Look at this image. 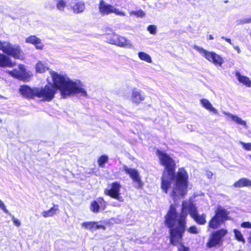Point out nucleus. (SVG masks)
Returning <instances> with one entry per match:
<instances>
[{
  "instance_id": "obj_1",
  "label": "nucleus",
  "mask_w": 251,
  "mask_h": 251,
  "mask_svg": "<svg viewBox=\"0 0 251 251\" xmlns=\"http://www.w3.org/2000/svg\"><path fill=\"white\" fill-rule=\"evenodd\" d=\"M157 154L161 164L165 167L162 177L161 188L167 193L169 188L172 189L171 196L175 201L177 197L183 196L187 192L188 175L183 168L175 173V162L167 153L160 151Z\"/></svg>"
},
{
  "instance_id": "obj_2",
  "label": "nucleus",
  "mask_w": 251,
  "mask_h": 251,
  "mask_svg": "<svg viewBox=\"0 0 251 251\" xmlns=\"http://www.w3.org/2000/svg\"><path fill=\"white\" fill-rule=\"evenodd\" d=\"M50 74L54 86L46 85L44 87L36 88V97L42 100L50 101L54 98L57 89L60 90L63 98L76 94L84 97L87 96V92L82 87L80 80L74 81L67 76L61 75L53 71H51Z\"/></svg>"
},
{
  "instance_id": "obj_3",
  "label": "nucleus",
  "mask_w": 251,
  "mask_h": 251,
  "mask_svg": "<svg viewBox=\"0 0 251 251\" xmlns=\"http://www.w3.org/2000/svg\"><path fill=\"white\" fill-rule=\"evenodd\" d=\"M166 225L169 228L170 243L174 246L179 244L178 251H189L188 247L182 244V237L185 231V221H166Z\"/></svg>"
},
{
  "instance_id": "obj_4",
  "label": "nucleus",
  "mask_w": 251,
  "mask_h": 251,
  "mask_svg": "<svg viewBox=\"0 0 251 251\" xmlns=\"http://www.w3.org/2000/svg\"><path fill=\"white\" fill-rule=\"evenodd\" d=\"M190 214L194 220H205V215H202L201 218H199L196 208L190 201H183L182 204L181 213L179 216L176 213V207L175 205L172 204L169 210L166 215L165 220H183L188 214Z\"/></svg>"
},
{
  "instance_id": "obj_5",
  "label": "nucleus",
  "mask_w": 251,
  "mask_h": 251,
  "mask_svg": "<svg viewBox=\"0 0 251 251\" xmlns=\"http://www.w3.org/2000/svg\"><path fill=\"white\" fill-rule=\"evenodd\" d=\"M193 48L198 51L207 60L213 63L215 66H221L224 63V59L222 57L214 52L208 51L203 48L197 45H194Z\"/></svg>"
},
{
  "instance_id": "obj_6",
  "label": "nucleus",
  "mask_w": 251,
  "mask_h": 251,
  "mask_svg": "<svg viewBox=\"0 0 251 251\" xmlns=\"http://www.w3.org/2000/svg\"><path fill=\"white\" fill-rule=\"evenodd\" d=\"M0 50L3 53L12 56L15 59L21 57V50L19 46H13L9 42L0 40Z\"/></svg>"
},
{
  "instance_id": "obj_7",
  "label": "nucleus",
  "mask_w": 251,
  "mask_h": 251,
  "mask_svg": "<svg viewBox=\"0 0 251 251\" xmlns=\"http://www.w3.org/2000/svg\"><path fill=\"white\" fill-rule=\"evenodd\" d=\"M19 70L14 69L12 71H8L7 73L12 77L24 81L30 80L32 74L31 72L26 71L25 66L22 64L19 65Z\"/></svg>"
},
{
  "instance_id": "obj_8",
  "label": "nucleus",
  "mask_w": 251,
  "mask_h": 251,
  "mask_svg": "<svg viewBox=\"0 0 251 251\" xmlns=\"http://www.w3.org/2000/svg\"><path fill=\"white\" fill-rule=\"evenodd\" d=\"M227 230L225 229L213 232L207 243V247L212 248L220 246L222 243L223 238L227 234Z\"/></svg>"
},
{
  "instance_id": "obj_9",
  "label": "nucleus",
  "mask_w": 251,
  "mask_h": 251,
  "mask_svg": "<svg viewBox=\"0 0 251 251\" xmlns=\"http://www.w3.org/2000/svg\"><path fill=\"white\" fill-rule=\"evenodd\" d=\"M123 171L128 174L133 182L134 183V187L137 189H140L143 186V182L141 180L140 174L138 171L135 169L128 168L126 165L123 166Z\"/></svg>"
},
{
  "instance_id": "obj_10",
  "label": "nucleus",
  "mask_w": 251,
  "mask_h": 251,
  "mask_svg": "<svg viewBox=\"0 0 251 251\" xmlns=\"http://www.w3.org/2000/svg\"><path fill=\"white\" fill-rule=\"evenodd\" d=\"M121 188V186L119 182H113L111 184V188L110 189L105 190V194L120 201H123V198L120 196Z\"/></svg>"
},
{
  "instance_id": "obj_11",
  "label": "nucleus",
  "mask_w": 251,
  "mask_h": 251,
  "mask_svg": "<svg viewBox=\"0 0 251 251\" xmlns=\"http://www.w3.org/2000/svg\"><path fill=\"white\" fill-rule=\"evenodd\" d=\"M106 207V202L101 198L97 199L96 201L92 202L90 209L94 213H97L100 210H103Z\"/></svg>"
},
{
  "instance_id": "obj_12",
  "label": "nucleus",
  "mask_w": 251,
  "mask_h": 251,
  "mask_svg": "<svg viewBox=\"0 0 251 251\" xmlns=\"http://www.w3.org/2000/svg\"><path fill=\"white\" fill-rule=\"evenodd\" d=\"M37 87L30 88L27 85H23L19 89L21 94L24 97L28 98H33L36 97Z\"/></svg>"
},
{
  "instance_id": "obj_13",
  "label": "nucleus",
  "mask_w": 251,
  "mask_h": 251,
  "mask_svg": "<svg viewBox=\"0 0 251 251\" xmlns=\"http://www.w3.org/2000/svg\"><path fill=\"white\" fill-rule=\"evenodd\" d=\"M215 213V216L211 220H229V211L221 206L217 207Z\"/></svg>"
},
{
  "instance_id": "obj_14",
  "label": "nucleus",
  "mask_w": 251,
  "mask_h": 251,
  "mask_svg": "<svg viewBox=\"0 0 251 251\" xmlns=\"http://www.w3.org/2000/svg\"><path fill=\"white\" fill-rule=\"evenodd\" d=\"M113 6L106 3L103 0L100 1L99 10L100 13L102 15H107L112 13Z\"/></svg>"
},
{
  "instance_id": "obj_15",
  "label": "nucleus",
  "mask_w": 251,
  "mask_h": 251,
  "mask_svg": "<svg viewBox=\"0 0 251 251\" xmlns=\"http://www.w3.org/2000/svg\"><path fill=\"white\" fill-rule=\"evenodd\" d=\"M115 45L127 49H133L134 48V46L129 40L119 35H118Z\"/></svg>"
},
{
  "instance_id": "obj_16",
  "label": "nucleus",
  "mask_w": 251,
  "mask_h": 251,
  "mask_svg": "<svg viewBox=\"0 0 251 251\" xmlns=\"http://www.w3.org/2000/svg\"><path fill=\"white\" fill-rule=\"evenodd\" d=\"M223 113L229 117L231 121L235 123L236 124L242 126L245 128L247 129L248 126L246 121L243 120L239 117L237 115H234L230 113L227 112L226 111H223Z\"/></svg>"
},
{
  "instance_id": "obj_17",
  "label": "nucleus",
  "mask_w": 251,
  "mask_h": 251,
  "mask_svg": "<svg viewBox=\"0 0 251 251\" xmlns=\"http://www.w3.org/2000/svg\"><path fill=\"white\" fill-rule=\"evenodd\" d=\"M25 42L26 43L34 45L35 48L38 50H42L44 47L41 40L34 35H31L26 37Z\"/></svg>"
},
{
  "instance_id": "obj_18",
  "label": "nucleus",
  "mask_w": 251,
  "mask_h": 251,
  "mask_svg": "<svg viewBox=\"0 0 251 251\" xmlns=\"http://www.w3.org/2000/svg\"><path fill=\"white\" fill-rule=\"evenodd\" d=\"M16 65L9 57L0 52V67H13Z\"/></svg>"
},
{
  "instance_id": "obj_19",
  "label": "nucleus",
  "mask_w": 251,
  "mask_h": 251,
  "mask_svg": "<svg viewBox=\"0 0 251 251\" xmlns=\"http://www.w3.org/2000/svg\"><path fill=\"white\" fill-rule=\"evenodd\" d=\"M200 103L203 108L214 114H218V110L214 108L209 100L206 99H202L200 100Z\"/></svg>"
},
{
  "instance_id": "obj_20",
  "label": "nucleus",
  "mask_w": 251,
  "mask_h": 251,
  "mask_svg": "<svg viewBox=\"0 0 251 251\" xmlns=\"http://www.w3.org/2000/svg\"><path fill=\"white\" fill-rule=\"evenodd\" d=\"M82 226L86 228L89 229L91 231H94L98 229H104L105 227L104 226L99 224L97 222H88L82 224Z\"/></svg>"
},
{
  "instance_id": "obj_21",
  "label": "nucleus",
  "mask_w": 251,
  "mask_h": 251,
  "mask_svg": "<svg viewBox=\"0 0 251 251\" xmlns=\"http://www.w3.org/2000/svg\"><path fill=\"white\" fill-rule=\"evenodd\" d=\"M235 76L240 83L246 85L247 87H251V80H250L249 77L241 75L240 73L238 72L235 73Z\"/></svg>"
},
{
  "instance_id": "obj_22",
  "label": "nucleus",
  "mask_w": 251,
  "mask_h": 251,
  "mask_svg": "<svg viewBox=\"0 0 251 251\" xmlns=\"http://www.w3.org/2000/svg\"><path fill=\"white\" fill-rule=\"evenodd\" d=\"M118 35V34L110 30L105 34L106 41L109 44L115 45Z\"/></svg>"
},
{
  "instance_id": "obj_23",
  "label": "nucleus",
  "mask_w": 251,
  "mask_h": 251,
  "mask_svg": "<svg viewBox=\"0 0 251 251\" xmlns=\"http://www.w3.org/2000/svg\"><path fill=\"white\" fill-rule=\"evenodd\" d=\"M71 8L75 13H82L85 9L84 3L79 1L71 5Z\"/></svg>"
},
{
  "instance_id": "obj_24",
  "label": "nucleus",
  "mask_w": 251,
  "mask_h": 251,
  "mask_svg": "<svg viewBox=\"0 0 251 251\" xmlns=\"http://www.w3.org/2000/svg\"><path fill=\"white\" fill-rule=\"evenodd\" d=\"M235 187H248L251 186V180L246 178H242L234 184Z\"/></svg>"
},
{
  "instance_id": "obj_25",
  "label": "nucleus",
  "mask_w": 251,
  "mask_h": 251,
  "mask_svg": "<svg viewBox=\"0 0 251 251\" xmlns=\"http://www.w3.org/2000/svg\"><path fill=\"white\" fill-rule=\"evenodd\" d=\"M58 205H54L53 207L51 208L50 210L43 211L42 213V215L45 218L49 217L55 214L58 211Z\"/></svg>"
},
{
  "instance_id": "obj_26",
  "label": "nucleus",
  "mask_w": 251,
  "mask_h": 251,
  "mask_svg": "<svg viewBox=\"0 0 251 251\" xmlns=\"http://www.w3.org/2000/svg\"><path fill=\"white\" fill-rule=\"evenodd\" d=\"M49 70V67L46 63L39 61L36 65V71L37 72L43 73Z\"/></svg>"
},
{
  "instance_id": "obj_27",
  "label": "nucleus",
  "mask_w": 251,
  "mask_h": 251,
  "mask_svg": "<svg viewBox=\"0 0 251 251\" xmlns=\"http://www.w3.org/2000/svg\"><path fill=\"white\" fill-rule=\"evenodd\" d=\"M132 99L134 102L139 103L144 100V97L141 95L139 91L134 90L132 93Z\"/></svg>"
},
{
  "instance_id": "obj_28",
  "label": "nucleus",
  "mask_w": 251,
  "mask_h": 251,
  "mask_svg": "<svg viewBox=\"0 0 251 251\" xmlns=\"http://www.w3.org/2000/svg\"><path fill=\"white\" fill-rule=\"evenodd\" d=\"M138 54V57L141 60L145 61L148 63H151V58L150 55L147 53L145 52H139Z\"/></svg>"
},
{
  "instance_id": "obj_29",
  "label": "nucleus",
  "mask_w": 251,
  "mask_h": 251,
  "mask_svg": "<svg viewBox=\"0 0 251 251\" xmlns=\"http://www.w3.org/2000/svg\"><path fill=\"white\" fill-rule=\"evenodd\" d=\"M67 6V3L64 0H57L56 3V7L59 11H64Z\"/></svg>"
},
{
  "instance_id": "obj_30",
  "label": "nucleus",
  "mask_w": 251,
  "mask_h": 251,
  "mask_svg": "<svg viewBox=\"0 0 251 251\" xmlns=\"http://www.w3.org/2000/svg\"><path fill=\"white\" fill-rule=\"evenodd\" d=\"M234 236L236 240L239 242H242L243 244H245L246 241L242 234L237 229H234Z\"/></svg>"
},
{
  "instance_id": "obj_31",
  "label": "nucleus",
  "mask_w": 251,
  "mask_h": 251,
  "mask_svg": "<svg viewBox=\"0 0 251 251\" xmlns=\"http://www.w3.org/2000/svg\"><path fill=\"white\" fill-rule=\"evenodd\" d=\"M129 15L132 16L133 15L135 16L138 18H143L146 15L145 12L142 10H139L137 11H132L129 12Z\"/></svg>"
},
{
  "instance_id": "obj_32",
  "label": "nucleus",
  "mask_w": 251,
  "mask_h": 251,
  "mask_svg": "<svg viewBox=\"0 0 251 251\" xmlns=\"http://www.w3.org/2000/svg\"><path fill=\"white\" fill-rule=\"evenodd\" d=\"M108 157L107 155H101L98 159V163L99 166L103 167L104 164L108 161Z\"/></svg>"
},
{
  "instance_id": "obj_33",
  "label": "nucleus",
  "mask_w": 251,
  "mask_h": 251,
  "mask_svg": "<svg viewBox=\"0 0 251 251\" xmlns=\"http://www.w3.org/2000/svg\"><path fill=\"white\" fill-rule=\"evenodd\" d=\"M223 221H210L209 223V227L215 229L218 228L222 223Z\"/></svg>"
},
{
  "instance_id": "obj_34",
  "label": "nucleus",
  "mask_w": 251,
  "mask_h": 251,
  "mask_svg": "<svg viewBox=\"0 0 251 251\" xmlns=\"http://www.w3.org/2000/svg\"><path fill=\"white\" fill-rule=\"evenodd\" d=\"M251 23V17L248 18H244L243 19H239L236 21L237 25H243L246 24Z\"/></svg>"
},
{
  "instance_id": "obj_35",
  "label": "nucleus",
  "mask_w": 251,
  "mask_h": 251,
  "mask_svg": "<svg viewBox=\"0 0 251 251\" xmlns=\"http://www.w3.org/2000/svg\"><path fill=\"white\" fill-rule=\"evenodd\" d=\"M112 13H115L117 15L121 16H125L126 14L124 12L120 10L119 9L116 8L114 6L113 7Z\"/></svg>"
},
{
  "instance_id": "obj_36",
  "label": "nucleus",
  "mask_w": 251,
  "mask_h": 251,
  "mask_svg": "<svg viewBox=\"0 0 251 251\" xmlns=\"http://www.w3.org/2000/svg\"><path fill=\"white\" fill-rule=\"evenodd\" d=\"M156 26L154 25H150L147 27V30L151 34L155 35L156 33Z\"/></svg>"
},
{
  "instance_id": "obj_37",
  "label": "nucleus",
  "mask_w": 251,
  "mask_h": 251,
  "mask_svg": "<svg viewBox=\"0 0 251 251\" xmlns=\"http://www.w3.org/2000/svg\"><path fill=\"white\" fill-rule=\"evenodd\" d=\"M240 144L242 146L243 148L247 151H251V143H245L240 141Z\"/></svg>"
},
{
  "instance_id": "obj_38",
  "label": "nucleus",
  "mask_w": 251,
  "mask_h": 251,
  "mask_svg": "<svg viewBox=\"0 0 251 251\" xmlns=\"http://www.w3.org/2000/svg\"><path fill=\"white\" fill-rule=\"evenodd\" d=\"M188 231L190 233L194 234H196L199 232L198 228L195 226H191L188 228Z\"/></svg>"
},
{
  "instance_id": "obj_39",
  "label": "nucleus",
  "mask_w": 251,
  "mask_h": 251,
  "mask_svg": "<svg viewBox=\"0 0 251 251\" xmlns=\"http://www.w3.org/2000/svg\"><path fill=\"white\" fill-rule=\"evenodd\" d=\"M0 209H1L4 212L7 213L8 210L6 208V206L4 203L0 200Z\"/></svg>"
},
{
  "instance_id": "obj_40",
  "label": "nucleus",
  "mask_w": 251,
  "mask_h": 251,
  "mask_svg": "<svg viewBox=\"0 0 251 251\" xmlns=\"http://www.w3.org/2000/svg\"><path fill=\"white\" fill-rule=\"evenodd\" d=\"M241 226L243 228H251V222H244L241 224Z\"/></svg>"
},
{
  "instance_id": "obj_41",
  "label": "nucleus",
  "mask_w": 251,
  "mask_h": 251,
  "mask_svg": "<svg viewBox=\"0 0 251 251\" xmlns=\"http://www.w3.org/2000/svg\"><path fill=\"white\" fill-rule=\"evenodd\" d=\"M14 224L16 226H19L21 225V223L19 221H13Z\"/></svg>"
},
{
  "instance_id": "obj_42",
  "label": "nucleus",
  "mask_w": 251,
  "mask_h": 251,
  "mask_svg": "<svg viewBox=\"0 0 251 251\" xmlns=\"http://www.w3.org/2000/svg\"><path fill=\"white\" fill-rule=\"evenodd\" d=\"M233 47L235 50H236L238 53L241 52V50L238 46L233 45Z\"/></svg>"
},
{
  "instance_id": "obj_43",
  "label": "nucleus",
  "mask_w": 251,
  "mask_h": 251,
  "mask_svg": "<svg viewBox=\"0 0 251 251\" xmlns=\"http://www.w3.org/2000/svg\"><path fill=\"white\" fill-rule=\"evenodd\" d=\"M198 223L200 225H204L205 224L206 221H197Z\"/></svg>"
},
{
  "instance_id": "obj_44",
  "label": "nucleus",
  "mask_w": 251,
  "mask_h": 251,
  "mask_svg": "<svg viewBox=\"0 0 251 251\" xmlns=\"http://www.w3.org/2000/svg\"><path fill=\"white\" fill-rule=\"evenodd\" d=\"M225 40H226V42H227L228 43H229L230 44H231V45H233V44H232V42H231V39H229V38H225Z\"/></svg>"
},
{
  "instance_id": "obj_45",
  "label": "nucleus",
  "mask_w": 251,
  "mask_h": 251,
  "mask_svg": "<svg viewBox=\"0 0 251 251\" xmlns=\"http://www.w3.org/2000/svg\"><path fill=\"white\" fill-rule=\"evenodd\" d=\"M207 175L208 178H210L212 176V173L211 172H209L207 173Z\"/></svg>"
},
{
  "instance_id": "obj_46",
  "label": "nucleus",
  "mask_w": 251,
  "mask_h": 251,
  "mask_svg": "<svg viewBox=\"0 0 251 251\" xmlns=\"http://www.w3.org/2000/svg\"><path fill=\"white\" fill-rule=\"evenodd\" d=\"M208 39H209V40H212V39H213V37L212 36V35H209Z\"/></svg>"
},
{
  "instance_id": "obj_47",
  "label": "nucleus",
  "mask_w": 251,
  "mask_h": 251,
  "mask_svg": "<svg viewBox=\"0 0 251 251\" xmlns=\"http://www.w3.org/2000/svg\"><path fill=\"white\" fill-rule=\"evenodd\" d=\"M221 38H222V39H224V40H225V38H226L225 36H222Z\"/></svg>"
}]
</instances>
